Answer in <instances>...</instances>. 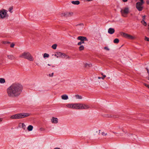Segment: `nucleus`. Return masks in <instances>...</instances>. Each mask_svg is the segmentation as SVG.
Returning a JSON list of instances; mask_svg holds the SVG:
<instances>
[{"instance_id": "21", "label": "nucleus", "mask_w": 149, "mask_h": 149, "mask_svg": "<svg viewBox=\"0 0 149 149\" xmlns=\"http://www.w3.org/2000/svg\"><path fill=\"white\" fill-rule=\"evenodd\" d=\"M57 58L61 57V55H62V53L60 52H57Z\"/></svg>"}, {"instance_id": "6", "label": "nucleus", "mask_w": 149, "mask_h": 149, "mask_svg": "<svg viewBox=\"0 0 149 149\" xmlns=\"http://www.w3.org/2000/svg\"><path fill=\"white\" fill-rule=\"evenodd\" d=\"M7 15V11L3 9L2 10H0V17L1 18H4L6 17H8Z\"/></svg>"}, {"instance_id": "13", "label": "nucleus", "mask_w": 149, "mask_h": 149, "mask_svg": "<svg viewBox=\"0 0 149 149\" xmlns=\"http://www.w3.org/2000/svg\"><path fill=\"white\" fill-rule=\"evenodd\" d=\"M82 109H88L90 108V106L87 104H82Z\"/></svg>"}, {"instance_id": "39", "label": "nucleus", "mask_w": 149, "mask_h": 149, "mask_svg": "<svg viewBox=\"0 0 149 149\" xmlns=\"http://www.w3.org/2000/svg\"><path fill=\"white\" fill-rule=\"evenodd\" d=\"M104 49L108 51H109V49L108 47H104Z\"/></svg>"}, {"instance_id": "23", "label": "nucleus", "mask_w": 149, "mask_h": 149, "mask_svg": "<svg viewBox=\"0 0 149 149\" xmlns=\"http://www.w3.org/2000/svg\"><path fill=\"white\" fill-rule=\"evenodd\" d=\"M101 75L102 76V77H98V78L99 79H104V78L106 77V75H104L103 73H101Z\"/></svg>"}, {"instance_id": "34", "label": "nucleus", "mask_w": 149, "mask_h": 149, "mask_svg": "<svg viewBox=\"0 0 149 149\" xmlns=\"http://www.w3.org/2000/svg\"><path fill=\"white\" fill-rule=\"evenodd\" d=\"M2 43L4 44H6L7 43L10 44V42H8L7 41H3L2 42Z\"/></svg>"}, {"instance_id": "38", "label": "nucleus", "mask_w": 149, "mask_h": 149, "mask_svg": "<svg viewBox=\"0 0 149 149\" xmlns=\"http://www.w3.org/2000/svg\"><path fill=\"white\" fill-rule=\"evenodd\" d=\"M145 40L148 41H149V38H148V37H147L146 36L145 37Z\"/></svg>"}, {"instance_id": "33", "label": "nucleus", "mask_w": 149, "mask_h": 149, "mask_svg": "<svg viewBox=\"0 0 149 149\" xmlns=\"http://www.w3.org/2000/svg\"><path fill=\"white\" fill-rule=\"evenodd\" d=\"M13 9V7L12 6L10 7L9 9V11L10 13H12L13 11H12Z\"/></svg>"}, {"instance_id": "22", "label": "nucleus", "mask_w": 149, "mask_h": 149, "mask_svg": "<svg viewBox=\"0 0 149 149\" xmlns=\"http://www.w3.org/2000/svg\"><path fill=\"white\" fill-rule=\"evenodd\" d=\"M5 82V80L3 78H0V83L3 84Z\"/></svg>"}, {"instance_id": "18", "label": "nucleus", "mask_w": 149, "mask_h": 149, "mask_svg": "<svg viewBox=\"0 0 149 149\" xmlns=\"http://www.w3.org/2000/svg\"><path fill=\"white\" fill-rule=\"evenodd\" d=\"M145 16H143V19L141 21V23L144 26H146L147 25L146 23L144 20V19Z\"/></svg>"}, {"instance_id": "7", "label": "nucleus", "mask_w": 149, "mask_h": 149, "mask_svg": "<svg viewBox=\"0 0 149 149\" xmlns=\"http://www.w3.org/2000/svg\"><path fill=\"white\" fill-rule=\"evenodd\" d=\"M143 4L142 3L140 2H138L136 3V7L138 10L141 11L143 9Z\"/></svg>"}, {"instance_id": "52", "label": "nucleus", "mask_w": 149, "mask_h": 149, "mask_svg": "<svg viewBox=\"0 0 149 149\" xmlns=\"http://www.w3.org/2000/svg\"><path fill=\"white\" fill-rule=\"evenodd\" d=\"M114 134H116V133H114Z\"/></svg>"}, {"instance_id": "48", "label": "nucleus", "mask_w": 149, "mask_h": 149, "mask_svg": "<svg viewBox=\"0 0 149 149\" xmlns=\"http://www.w3.org/2000/svg\"><path fill=\"white\" fill-rule=\"evenodd\" d=\"M147 71L149 73V70H148V69L147 68Z\"/></svg>"}, {"instance_id": "49", "label": "nucleus", "mask_w": 149, "mask_h": 149, "mask_svg": "<svg viewBox=\"0 0 149 149\" xmlns=\"http://www.w3.org/2000/svg\"><path fill=\"white\" fill-rule=\"evenodd\" d=\"M47 65H48L50 66V65H49V64H48Z\"/></svg>"}, {"instance_id": "42", "label": "nucleus", "mask_w": 149, "mask_h": 149, "mask_svg": "<svg viewBox=\"0 0 149 149\" xmlns=\"http://www.w3.org/2000/svg\"><path fill=\"white\" fill-rule=\"evenodd\" d=\"M40 130L41 131H42L44 130V129L43 128H40Z\"/></svg>"}, {"instance_id": "10", "label": "nucleus", "mask_w": 149, "mask_h": 149, "mask_svg": "<svg viewBox=\"0 0 149 149\" xmlns=\"http://www.w3.org/2000/svg\"><path fill=\"white\" fill-rule=\"evenodd\" d=\"M51 122L52 123H57L58 122V119L57 118H55L54 117H53L52 119Z\"/></svg>"}, {"instance_id": "9", "label": "nucleus", "mask_w": 149, "mask_h": 149, "mask_svg": "<svg viewBox=\"0 0 149 149\" xmlns=\"http://www.w3.org/2000/svg\"><path fill=\"white\" fill-rule=\"evenodd\" d=\"M77 39L81 41H88V40L86 37L83 36H78L77 38Z\"/></svg>"}, {"instance_id": "32", "label": "nucleus", "mask_w": 149, "mask_h": 149, "mask_svg": "<svg viewBox=\"0 0 149 149\" xmlns=\"http://www.w3.org/2000/svg\"><path fill=\"white\" fill-rule=\"evenodd\" d=\"M101 134L103 136H105L107 135V133H105L104 132H102L101 133Z\"/></svg>"}, {"instance_id": "12", "label": "nucleus", "mask_w": 149, "mask_h": 149, "mask_svg": "<svg viewBox=\"0 0 149 149\" xmlns=\"http://www.w3.org/2000/svg\"><path fill=\"white\" fill-rule=\"evenodd\" d=\"M61 58H63L67 59L70 58V57L65 54L64 53H62V55H61Z\"/></svg>"}, {"instance_id": "37", "label": "nucleus", "mask_w": 149, "mask_h": 149, "mask_svg": "<svg viewBox=\"0 0 149 149\" xmlns=\"http://www.w3.org/2000/svg\"><path fill=\"white\" fill-rule=\"evenodd\" d=\"M14 46L15 44L13 43H12V44H11L10 47H11L13 48L14 47Z\"/></svg>"}, {"instance_id": "31", "label": "nucleus", "mask_w": 149, "mask_h": 149, "mask_svg": "<svg viewBox=\"0 0 149 149\" xmlns=\"http://www.w3.org/2000/svg\"><path fill=\"white\" fill-rule=\"evenodd\" d=\"M22 127L24 130L26 128V126L24 123H22Z\"/></svg>"}, {"instance_id": "2", "label": "nucleus", "mask_w": 149, "mask_h": 149, "mask_svg": "<svg viewBox=\"0 0 149 149\" xmlns=\"http://www.w3.org/2000/svg\"><path fill=\"white\" fill-rule=\"evenodd\" d=\"M30 115L29 113H22L13 115L11 116L10 118L13 119H19L28 117Z\"/></svg>"}, {"instance_id": "51", "label": "nucleus", "mask_w": 149, "mask_h": 149, "mask_svg": "<svg viewBox=\"0 0 149 149\" xmlns=\"http://www.w3.org/2000/svg\"><path fill=\"white\" fill-rule=\"evenodd\" d=\"M52 67H54V66H52Z\"/></svg>"}, {"instance_id": "50", "label": "nucleus", "mask_w": 149, "mask_h": 149, "mask_svg": "<svg viewBox=\"0 0 149 149\" xmlns=\"http://www.w3.org/2000/svg\"><path fill=\"white\" fill-rule=\"evenodd\" d=\"M113 116L115 118H116V117H114V116Z\"/></svg>"}, {"instance_id": "26", "label": "nucleus", "mask_w": 149, "mask_h": 149, "mask_svg": "<svg viewBox=\"0 0 149 149\" xmlns=\"http://www.w3.org/2000/svg\"><path fill=\"white\" fill-rule=\"evenodd\" d=\"M75 97L77 99H81L82 98L81 96L79 95H76Z\"/></svg>"}, {"instance_id": "19", "label": "nucleus", "mask_w": 149, "mask_h": 149, "mask_svg": "<svg viewBox=\"0 0 149 149\" xmlns=\"http://www.w3.org/2000/svg\"><path fill=\"white\" fill-rule=\"evenodd\" d=\"M71 3L75 5H79L80 3V2L79 1H72Z\"/></svg>"}, {"instance_id": "15", "label": "nucleus", "mask_w": 149, "mask_h": 149, "mask_svg": "<svg viewBox=\"0 0 149 149\" xmlns=\"http://www.w3.org/2000/svg\"><path fill=\"white\" fill-rule=\"evenodd\" d=\"M66 17H69L72 16L73 15V13L72 12H66Z\"/></svg>"}, {"instance_id": "46", "label": "nucleus", "mask_w": 149, "mask_h": 149, "mask_svg": "<svg viewBox=\"0 0 149 149\" xmlns=\"http://www.w3.org/2000/svg\"><path fill=\"white\" fill-rule=\"evenodd\" d=\"M148 29L149 30V23L148 25Z\"/></svg>"}, {"instance_id": "1", "label": "nucleus", "mask_w": 149, "mask_h": 149, "mask_svg": "<svg viewBox=\"0 0 149 149\" xmlns=\"http://www.w3.org/2000/svg\"><path fill=\"white\" fill-rule=\"evenodd\" d=\"M23 87L19 84L14 83L7 89L8 95L10 97H16L18 96L22 92Z\"/></svg>"}, {"instance_id": "20", "label": "nucleus", "mask_w": 149, "mask_h": 149, "mask_svg": "<svg viewBox=\"0 0 149 149\" xmlns=\"http://www.w3.org/2000/svg\"><path fill=\"white\" fill-rule=\"evenodd\" d=\"M33 128V126L31 125H29L27 127V130L29 131H31L32 130Z\"/></svg>"}, {"instance_id": "17", "label": "nucleus", "mask_w": 149, "mask_h": 149, "mask_svg": "<svg viewBox=\"0 0 149 149\" xmlns=\"http://www.w3.org/2000/svg\"><path fill=\"white\" fill-rule=\"evenodd\" d=\"M61 98L62 99L66 100L68 99V97L66 95H63L61 96Z\"/></svg>"}, {"instance_id": "28", "label": "nucleus", "mask_w": 149, "mask_h": 149, "mask_svg": "<svg viewBox=\"0 0 149 149\" xmlns=\"http://www.w3.org/2000/svg\"><path fill=\"white\" fill-rule=\"evenodd\" d=\"M60 16L61 17H66V13H63L60 14Z\"/></svg>"}, {"instance_id": "47", "label": "nucleus", "mask_w": 149, "mask_h": 149, "mask_svg": "<svg viewBox=\"0 0 149 149\" xmlns=\"http://www.w3.org/2000/svg\"><path fill=\"white\" fill-rule=\"evenodd\" d=\"M99 134H100V132L101 131V130H99Z\"/></svg>"}, {"instance_id": "5", "label": "nucleus", "mask_w": 149, "mask_h": 149, "mask_svg": "<svg viewBox=\"0 0 149 149\" xmlns=\"http://www.w3.org/2000/svg\"><path fill=\"white\" fill-rule=\"evenodd\" d=\"M120 12L123 16L126 17L129 13V8L128 7L124 8L121 9Z\"/></svg>"}, {"instance_id": "11", "label": "nucleus", "mask_w": 149, "mask_h": 149, "mask_svg": "<svg viewBox=\"0 0 149 149\" xmlns=\"http://www.w3.org/2000/svg\"><path fill=\"white\" fill-rule=\"evenodd\" d=\"M115 30L112 28H109L108 30V32L110 34H112L114 33Z\"/></svg>"}, {"instance_id": "25", "label": "nucleus", "mask_w": 149, "mask_h": 149, "mask_svg": "<svg viewBox=\"0 0 149 149\" xmlns=\"http://www.w3.org/2000/svg\"><path fill=\"white\" fill-rule=\"evenodd\" d=\"M115 43H118L119 42V40L118 38H116L113 40Z\"/></svg>"}, {"instance_id": "40", "label": "nucleus", "mask_w": 149, "mask_h": 149, "mask_svg": "<svg viewBox=\"0 0 149 149\" xmlns=\"http://www.w3.org/2000/svg\"><path fill=\"white\" fill-rule=\"evenodd\" d=\"M54 55L57 58V52H55V54L54 55Z\"/></svg>"}, {"instance_id": "24", "label": "nucleus", "mask_w": 149, "mask_h": 149, "mask_svg": "<svg viewBox=\"0 0 149 149\" xmlns=\"http://www.w3.org/2000/svg\"><path fill=\"white\" fill-rule=\"evenodd\" d=\"M84 47L83 45H81V46L79 47V51H82L84 49Z\"/></svg>"}, {"instance_id": "35", "label": "nucleus", "mask_w": 149, "mask_h": 149, "mask_svg": "<svg viewBox=\"0 0 149 149\" xmlns=\"http://www.w3.org/2000/svg\"><path fill=\"white\" fill-rule=\"evenodd\" d=\"M77 26H80L82 27H83L84 26V25L82 23L79 24L77 25Z\"/></svg>"}, {"instance_id": "27", "label": "nucleus", "mask_w": 149, "mask_h": 149, "mask_svg": "<svg viewBox=\"0 0 149 149\" xmlns=\"http://www.w3.org/2000/svg\"><path fill=\"white\" fill-rule=\"evenodd\" d=\"M84 41H81L80 42H79L77 43L78 45H81L82 44L84 43Z\"/></svg>"}, {"instance_id": "29", "label": "nucleus", "mask_w": 149, "mask_h": 149, "mask_svg": "<svg viewBox=\"0 0 149 149\" xmlns=\"http://www.w3.org/2000/svg\"><path fill=\"white\" fill-rule=\"evenodd\" d=\"M57 45L56 44H54L53 45L52 47L54 49H56V48Z\"/></svg>"}, {"instance_id": "45", "label": "nucleus", "mask_w": 149, "mask_h": 149, "mask_svg": "<svg viewBox=\"0 0 149 149\" xmlns=\"http://www.w3.org/2000/svg\"><path fill=\"white\" fill-rule=\"evenodd\" d=\"M54 149H60L59 148H55Z\"/></svg>"}, {"instance_id": "16", "label": "nucleus", "mask_w": 149, "mask_h": 149, "mask_svg": "<svg viewBox=\"0 0 149 149\" xmlns=\"http://www.w3.org/2000/svg\"><path fill=\"white\" fill-rule=\"evenodd\" d=\"M66 106L68 108L74 109V104H69Z\"/></svg>"}, {"instance_id": "30", "label": "nucleus", "mask_w": 149, "mask_h": 149, "mask_svg": "<svg viewBox=\"0 0 149 149\" xmlns=\"http://www.w3.org/2000/svg\"><path fill=\"white\" fill-rule=\"evenodd\" d=\"M49 56V54L47 53H45L43 55L44 58H45L46 57H48Z\"/></svg>"}, {"instance_id": "3", "label": "nucleus", "mask_w": 149, "mask_h": 149, "mask_svg": "<svg viewBox=\"0 0 149 149\" xmlns=\"http://www.w3.org/2000/svg\"><path fill=\"white\" fill-rule=\"evenodd\" d=\"M19 57L26 59L30 61H33V60L32 56L29 52H24L23 53L20 55Z\"/></svg>"}, {"instance_id": "14", "label": "nucleus", "mask_w": 149, "mask_h": 149, "mask_svg": "<svg viewBox=\"0 0 149 149\" xmlns=\"http://www.w3.org/2000/svg\"><path fill=\"white\" fill-rule=\"evenodd\" d=\"M7 57L8 59L11 60L15 58V57L12 55H7Z\"/></svg>"}, {"instance_id": "43", "label": "nucleus", "mask_w": 149, "mask_h": 149, "mask_svg": "<svg viewBox=\"0 0 149 149\" xmlns=\"http://www.w3.org/2000/svg\"><path fill=\"white\" fill-rule=\"evenodd\" d=\"M124 2H126L127 1V0H122Z\"/></svg>"}, {"instance_id": "44", "label": "nucleus", "mask_w": 149, "mask_h": 149, "mask_svg": "<svg viewBox=\"0 0 149 149\" xmlns=\"http://www.w3.org/2000/svg\"><path fill=\"white\" fill-rule=\"evenodd\" d=\"M3 118H0V122H1L2 121Z\"/></svg>"}, {"instance_id": "4", "label": "nucleus", "mask_w": 149, "mask_h": 149, "mask_svg": "<svg viewBox=\"0 0 149 149\" xmlns=\"http://www.w3.org/2000/svg\"><path fill=\"white\" fill-rule=\"evenodd\" d=\"M120 34L123 37L127 39L133 40L135 38L134 37L123 32H120Z\"/></svg>"}, {"instance_id": "8", "label": "nucleus", "mask_w": 149, "mask_h": 149, "mask_svg": "<svg viewBox=\"0 0 149 149\" xmlns=\"http://www.w3.org/2000/svg\"><path fill=\"white\" fill-rule=\"evenodd\" d=\"M82 104H74V109H82Z\"/></svg>"}, {"instance_id": "41", "label": "nucleus", "mask_w": 149, "mask_h": 149, "mask_svg": "<svg viewBox=\"0 0 149 149\" xmlns=\"http://www.w3.org/2000/svg\"><path fill=\"white\" fill-rule=\"evenodd\" d=\"M54 73H52L51 74H49V75L50 77H52Z\"/></svg>"}, {"instance_id": "36", "label": "nucleus", "mask_w": 149, "mask_h": 149, "mask_svg": "<svg viewBox=\"0 0 149 149\" xmlns=\"http://www.w3.org/2000/svg\"><path fill=\"white\" fill-rule=\"evenodd\" d=\"M144 85L147 87L148 88H149V85L148 84H147L144 83Z\"/></svg>"}]
</instances>
